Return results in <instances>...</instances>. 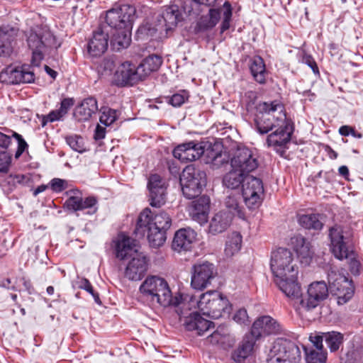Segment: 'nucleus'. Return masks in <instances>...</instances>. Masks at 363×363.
I'll return each mask as SVG.
<instances>
[{"instance_id":"obj_61","label":"nucleus","mask_w":363,"mask_h":363,"mask_svg":"<svg viewBox=\"0 0 363 363\" xmlns=\"http://www.w3.org/2000/svg\"><path fill=\"white\" fill-rule=\"evenodd\" d=\"M225 335H221L218 330L213 332L208 338L213 344L223 343Z\"/></svg>"},{"instance_id":"obj_10","label":"nucleus","mask_w":363,"mask_h":363,"mask_svg":"<svg viewBox=\"0 0 363 363\" xmlns=\"http://www.w3.org/2000/svg\"><path fill=\"white\" fill-rule=\"evenodd\" d=\"M301 359L298 347L291 341L278 339L270 350L268 363H298Z\"/></svg>"},{"instance_id":"obj_2","label":"nucleus","mask_w":363,"mask_h":363,"mask_svg":"<svg viewBox=\"0 0 363 363\" xmlns=\"http://www.w3.org/2000/svg\"><path fill=\"white\" fill-rule=\"evenodd\" d=\"M139 291L142 297L152 306L163 307L185 305L183 300L187 298H184L180 294L173 296L167 281L158 276H148L141 284Z\"/></svg>"},{"instance_id":"obj_22","label":"nucleus","mask_w":363,"mask_h":363,"mask_svg":"<svg viewBox=\"0 0 363 363\" xmlns=\"http://www.w3.org/2000/svg\"><path fill=\"white\" fill-rule=\"evenodd\" d=\"M196 233L189 228L178 230L174 236L172 249L178 252L191 250L196 240Z\"/></svg>"},{"instance_id":"obj_19","label":"nucleus","mask_w":363,"mask_h":363,"mask_svg":"<svg viewBox=\"0 0 363 363\" xmlns=\"http://www.w3.org/2000/svg\"><path fill=\"white\" fill-rule=\"evenodd\" d=\"M150 204L152 207L160 208L165 203L167 184L158 174H152L148 179Z\"/></svg>"},{"instance_id":"obj_12","label":"nucleus","mask_w":363,"mask_h":363,"mask_svg":"<svg viewBox=\"0 0 363 363\" xmlns=\"http://www.w3.org/2000/svg\"><path fill=\"white\" fill-rule=\"evenodd\" d=\"M328 281L331 292L337 296L339 305L345 304L353 296L352 282L344 274L332 271L328 274Z\"/></svg>"},{"instance_id":"obj_41","label":"nucleus","mask_w":363,"mask_h":363,"mask_svg":"<svg viewBox=\"0 0 363 363\" xmlns=\"http://www.w3.org/2000/svg\"><path fill=\"white\" fill-rule=\"evenodd\" d=\"M240 199V194H230L228 196L225 201V205L228 211L232 214V218L234 216H237L239 218H242L244 216V213H242V208L240 206V203L238 199Z\"/></svg>"},{"instance_id":"obj_50","label":"nucleus","mask_w":363,"mask_h":363,"mask_svg":"<svg viewBox=\"0 0 363 363\" xmlns=\"http://www.w3.org/2000/svg\"><path fill=\"white\" fill-rule=\"evenodd\" d=\"M82 196L79 195H74L69 196L65 201V205L69 210L74 211H82Z\"/></svg>"},{"instance_id":"obj_47","label":"nucleus","mask_w":363,"mask_h":363,"mask_svg":"<svg viewBox=\"0 0 363 363\" xmlns=\"http://www.w3.org/2000/svg\"><path fill=\"white\" fill-rule=\"evenodd\" d=\"M76 285L78 288L86 290L87 292L91 294L94 298L95 302L98 304H101L99 294L94 292L91 284L88 279L85 278H80L76 281Z\"/></svg>"},{"instance_id":"obj_37","label":"nucleus","mask_w":363,"mask_h":363,"mask_svg":"<svg viewBox=\"0 0 363 363\" xmlns=\"http://www.w3.org/2000/svg\"><path fill=\"white\" fill-rule=\"evenodd\" d=\"M247 175L241 172L239 169L232 168L223 179V184L229 189H235L240 187V184L245 182Z\"/></svg>"},{"instance_id":"obj_45","label":"nucleus","mask_w":363,"mask_h":363,"mask_svg":"<svg viewBox=\"0 0 363 363\" xmlns=\"http://www.w3.org/2000/svg\"><path fill=\"white\" fill-rule=\"evenodd\" d=\"M67 144L74 151L82 153L86 151L84 139L78 135H69L65 137Z\"/></svg>"},{"instance_id":"obj_34","label":"nucleus","mask_w":363,"mask_h":363,"mask_svg":"<svg viewBox=\"0 0 363 363\" xmlns=\"http://www.w3.org/2000/svg\"><path fill=\"white\" fill-rule=\"evenodd\" d=\"M220 18V10L210 9L208 14L201 16L199 20L196 27V31H203L213 28L218 23Z\"/></svg>"},{"instance_id":"obj_32","label":"nucleus","mask_w":363,"mask_h":363,"mask_svg":"<svg viewBox=\"0 0 363 363\" xmlns=\"http://www.w3.org/2000/svg\"><path fill=\"white\" fill-rule=\"evenodd\" d=\"M258 337L252 335V332L250 335H247L244 337L240 345L233 353V359L237 362H243L247 357H248L252 352L255 340Z\"/></svg>"},{"instance_id":"obj_59","label":"nucleus","mask_w":363,"mask_h":363,"mask_svg":"<svg viewBox=\"0 0 363 363\" xmlns=\"http://www.w3.org/2000/svg\"><path fill=\"white\" fill-rule=\"evenodd\" d=\"M62 118V115L59 113L57 110L52 111L48 114L45 116L42 121V125L45 126L48 122H54L56 121H59Z\"/></svg>"},{"instance_id":"obj_27","label":"nucleus","mask_w":363,"mask_h":363,"mask_svg":"<svg viewBox=\"0 0 363 363\" xmlns=\"http://www.w3.org/2000/svg\"><path fill=\"white\" fill-rule=\"evenodd\" d=\"M286 277L275 279L276 284L280 290L290 299L298 300L303 297L301 296V286L296 281L297 276L293 279Z\"/></svg>"},{"instance_id":"obj_20","label":"nucleus","mask_w":363,"mask_h":363,"mask_svg":"<svg viewBox=\"0 0 363 363\" xmlns=\"http://www.w3.org/2000/svg\"><path fill=\"white\" fill-rule=\"evenodd\" d=\"M204 152V147L200 143L191 141L179 145L173 150V155L183 162H192L199 159Z\"/></svg>"},{"instance_id":"obj_57","label":"nucleus","mask_w":363,"mask_h":363,"mask_svg":"<svg viewBox=\"0 0 363 363\" xmlns=\"http://www.w3.org/2000/svg\"><path fill=\"white\" fill-rule=\"evenodd\" d=\"M233 320L239 324H246L248 323V315L245 308H240L236 311L233 315Z\"/></svg>"},{"instance_id":"obj_52","label":"nucleus","mask_w":363,"mask_h":363,"mask_svg":"<svg viewBox=\"0 0 363 363\" xmlns=\"http://www.w3.org/2000/svg\"><path fill=\"white\" fill-rule=\"evenodd\" d=\"M188 93L183 91L182 93L173 94L169 99V102L173 106H180L188 99Z\"/></svg>"},{"instance_id":"obj_11","label":"nucleus","mask_w":363,"mask_h":363,"mask_svg":"<svg viewBox=\"0 0 363 363\" xmlns=\"http://www.w3.org/2000/svg\"><path fill=\"white\" fill-rule=\"evenodd\" d=\"M135 13V6L123 4L108 10L106 15V22L115 30L132 29Z\"/></svg>"},{"instance_id":"obj_39","label":"nucleus","mask_w":363,"mask_h":363,"mask_svg":"<svg viewBox=\"0 0 363 363\" xmlns=\"http://www.w3.org/2000/svg\"><path fill=\"white\" fill-rule=\"evenodd\" d=\"M250 71L254 79L259 84L266 82V68L264 60L260 57H255L250 65Z\"/></svg>"},{"instance_id":"obj_24","label":"nucleus","mask_w":363,"mask_h":363,"mask_svg":"<svg viewBox=\"0 0 363 363\" xmlns=\"http://www.w3.org/2000/svg\"><path fill=\"white\" fill-rule=\"evenodd\" d=\"M251 330L252 335L259 338L262 335L279 333L281 326L270 316H262L254 322Z\"/></svg>"},{"instance_id":"obj_25","label":"nucleus","mask_w":363,"mask_h":363,"mask_svg":"<svg viewBox=\"0 0 363 363\" xmlns=\"http://www.w3.org/2000/svg\"><path fill=\"white\" fill-rule=\"evenodd\" d=\"M210 199L202 196L191 202L189 206V215L191 218L199 224H205L208 220Z\"/></svg>"},{"instance_id":"obj_36","label":"nucleus","mask_w":363,"mask_h":363,"mask_svg":"<svg viewBox=\"0 0 363 363\" xmlns=\"http://www.w3.org/2000/svg\"><path fill=\"white\" fill-rule=\"evenodd\" d=\"M216 1V0H185L183 9L188 15L198 16L202 11V6H213Z\"/></svg>"},{"instance_id":"obj_64","label":"nucleus","mask_w":363,"mask_h":363,"mask_svg":"<svg viewBox=\"0 0 363 363\" xmlns=\"http://www.w3.org/2000/svg\"><path fill=\"white\" fill-rule=\"evenodd\" d=\"M10 143V137L0 132V147H7Z\"/></svg>"},{"instance_id":"obj_5","label":"nucleus","mask_w":363,"mask_h":363,"mask_svg":"<svg viewBox=\"0 0 363 363\" xmlns=\"http://www.w3.org/2000/svg\"><path fill=\"white\" fill-rule=\"evenodd\" d=\"M284 118V121H290L287 118L284 104L278 100L259 103L257 106V113L255 118L256 129L260 134H266L277 125L279 118Z\"/></svg>"},{"instance_id":"obj_6","label":"nucleus","mask_w":363,"mask_h":363,"mask_svg":"<svg viewBox=\"0 0 363 363\" xmlns=\"http://www.w3.org/2000/svg\"><path fill=\"white\" fill-rule=\"evenodd\" d=\"M330 250L338 259H350L351 271L357 274L359 263L354 258L352 234L340 225H335L330 229Z\"/></svg>"},{"instance_id":"obj_40","label":"nucleus","mask_w":363,"mask_h":363,"mask_svg":"<svg viewBox=\"0 0 363 363\" xmlns=\"http://www.w3.org/2000/svg\"><path fill=\"white\" fill-rule=\"evenodd\" d=\"M241 235L238 232H233L227 238L224 250L225 256L230 257L237 254L241 248Z\"/></svg>"},{"instance_id":"obj_63","label":"nucleus","mask_w":363,"mask_h":363,"mask_svg":"<svg viewBox=\"0 0 363 363\" xmlns=\"http://www.w3.org/2000/svg\"><path fill=\"white\" fill-rule=\"evenodd\" d=\"M12 135L18 141V148L25 151V150L28 147V144L24 140V139L22 138V136L16 132H13Z\"/></svg>"},{"instance_id":"obj_16","label":"nucleus","mask_w":363,"mask_h":363,"mask_svg":"<svg viewBox=\"0 0 363 363\" xmlns=\"http://www.w3.org/2000/svg\"><path fill=\"white\" fill-rule=\"evenodd\" d=\"M277 128L272 130L268 135L266 143L268 147H272L275 150L279 147H284L289 143L293 133V126L291 121H284V118L281 116L278 120Z\"/></svg>"},{"instance_id":"obj_28","label":"nucleus","mask_w":363,"mask_h":363,"mask_svg":"<svg viewBox=\"0 0 363 363\" xmlns=\"http://www.w3.org/2000/svg\"><path fill=\"white\" fill-rule=\"evenodd\" d=\"M98 110L96 99L94 97L90 96L84 99L75 107L74 116L79 121H88L93 114H95Z\"/></svg>"},{"instance_id":"obj_60","label":"nucleus","mask_w":363,"mask_h":363,"mask_svg":"<svg viewBox=\"0 0 363 363\" xmlns=\"http://www.w3.org/2000/svg\"><path fill=\"white\" fill-rule=\"evenodd\" d=\"M324 339L323 333L321 335H311L309 337V340L313 344V345L315 347V349L322 350L323 349V340Z\"/></svg>"},{"instance_id":"obj_15","label":"nucleus","mask_w":363,"mask_h":363,"mask_svg":"<svg viewBox=\"0 0 363 363\" xmlns=\"http://www.w3.org/2000/svg\"><path fill=\"white\" fill-rule=\"evenodd\" d=\"M328 296V287L325 281L311 283L307 294L300 299V306L306 311H311L317 307Z\"/></svg>"},{"instance_id":"obj_53","label":"nucleus","mask_w":363,"mask_h":363,"mask_svg":"<svg viewBox=\"0 0 363 363\" xmlns=\"http://www.w3.org/2000/svg\"><path fill=\"white\" fill-rule=\"evenodd\" d=\"M115 67V62L112 58H105L101 62L99 69L102 74H108L111 73Z\"/></svg>"},{"instance_id":"obj_58","label":"nucleus","mask_w":363,"mask_h":363,"mask_svg":"<svg viewBox=\"0 0 363 363\" xmlns=\"http://www.w3.org/2000/svg\"><path fill=\"white\" fill-rule=\"evenodd\" d=\"M74 105V100L71 98L64 99L60 103V107L59 109H57L59 113L62 115V116H65L69 108Z\"/></svg>"},{"instance_id":"obj_56","label":"nucleus","mask_w":363,"mask_h":363,"mask_svg":"<svg viewBox=\"0 0 363 363\" xmlns=\"http://www.w3.org/2000/svg\"><path fill=\"white\" fill-rule=\"evenodd\" d=\"M228 157L226 152L217 153L212 159L211 163L215 167H219L223 164L227 163Z\"/></svg>"},{"instance_id":"obj_30","label":"nucleus","mask_w":363,"mask_h":363,"mask_svg":"<svg viewBox=\"0 0 363 363\" xmlns=\"http://www.w3.org/2000/svg\"><path fill=\"white\" fill-rule=\"evenodd\" d=\"M232 214L225 211L216 213L210 220L208 233L216 235L225 231L231 224Z\"/></svg>"},{"instance_id":"obj_7","label":"nucleus","mask_w":363,"mask_h":363,"mask_svg":"<svg viewBox=\"0 0 363 363\" xmlns=\"http://www.w3.org/2000/svg\"><path fill=\"white\" fill-rule=\"evenodd\" d=\"M27 43L32 50L33 67H38L44 55L59 46L53 34L49 30L40 27H36L29 31Z\"/></svg>"},{"instance_id":"obj_8","label":"nucleus","mask_w":363,"mask_h":363,"mask_svg":"<svg viewBox=\"0 0 363 363\" xmlns=\"http://www.w3.org/2000/svg\"><path fill=\"white\" fill-rule=\"evenodd\" d=\"M270 267L275 279L286 277L290 279L298 275V267L294 263L292 252L286 248L279 247L272 253Z\"/></svg>"},{"instance_id":"obj_13","label":"nucleus","mask_w":363,"mask_h":363,"mask_svg":"<svg viewBox=\"0 0 363 363\" xmlns=\"http://www.w3.org/2000/svg\"><path fill=\"white\" fill-rule=\"evenodd\" d=\"M264 186L262 180L251 175L247 176L242 184V196L250 209H255L262 203Z\"/></svg>"},{"instance_id":"obj_48","label":"nucleus","mask_w":363,"mask_h":363,"mask_svg":"<svg viewBox=\"0 0 363 363\" xmlns=\"http://www.w3.org/2000/svg\"><path fill=\"white\" fill-rule=\"evenodd\" d=\"M116 118L117 112L116 110L105 108L100 116V122L105 125H110L116 120Z\"/></svg>"},{"instance_id":"obj_3","label":"nucleus","mask_w":363,"mask_h":363,"mask_svg":"<svg viewBox=\"0 0 363 363\" xmlns=\"http://www.w3.org/2000/svg\"><path fill=\"white\" fill-rule=\"evenodd\" d=\"M116 250V257L121 259L132 257L125 270V277L131 281L140 280L147 271V263L145 256L138 252L136 240L124 234H119Z\"/></svg>"},{"instance_id":"obj_38","label":"nucleus","mask_w":363,"mask_h":363,"mask_svg":"<svg viewBox=\"0 0 363 363\" xmlns=\"http://www.w3.org/2000/svg\"><path fill=\"white\" fill-rule=\"evenodd\" d=\"M131 30L123 29L116 30L111 40V45L114 49L120 50L121 49L126 48L131 41Z\"/></svg>"},{"instance_id":"obj_51","label":"nucleus","mask_w":363,"mask_h":363,"mask_svg":"<svg viewBox=\"0 0 363 363\" xmlns=\"http://www.w3.org/2000/svg\"><path fill=\"white\" fill-rule=\"evenodd\" d=\"M7 182L14 186L17 184L26 185L30 182V177L25 174H10L7 177Z\"/></svg>"},{"instance_id":"obj_4","label":"nucleus","mask_w":363,"mask_h":363,"mask_svg":"<svg viewBox=\"0 0 363 363\" xmlns=\"http://www.w3.org/2000/svg\"><path fill=\"white\" fill-rule=\"evenodd\" d=\"M187 296L183 300L185 305L182 308L189 309L198 308L205 315L218 319L225 315H228L231 311V305L228 299L217 291H208L200 296L199 299L194 296Z\"/></svg>"},{"instance_id":"obj_31","label":"nucleus","mask_w":363,"mask_h":363,"mask_svg":"<svg viewBox=\"0 0 363 363\" xmlns=\"http://www.w3.org/2000/svg\"><path fill=\"white\" fill-rule=\"evenodd\" d=\"M162 63V58L156 55H151L145 57L137 67L138 75L143 80L152 72H156Z\"/></svg>"},{"instance_id":"obj_26","label":"nucleus","mask_w":363,"mask_h":363,"mask_svg":"<svg viewBox=\"0 0 363 363\" xmlns=\"http://www.w3.org/2000/svg\"><path fill=\"white\" fill-rule=\"evenodd\" d=\"M108 45V35L102 29L98 28L88 43V52L93 57H99L105 52Z\"/></svg>"},{"instance_id":"obj_21","label":"nucleus","mask_w":363,"mask_h":363,"mask_svg":"<svg viewBox=\"0 0 363 363\" xmlns=\"http://www.w3.org/2000/svg\"><path fill=\"white\" fill-rule=\"evenodd\" d=\"M18 33V29L10 25L0 27V57H9L11 55Z\"/></svg>"},{"instance_id":"obj_62","label":"nucleus","mask_w":363,"mask_h":363,"mask_svg":"<svg viewBox=\"0 0 363 363\" xmlns=\"http://www.w3.org/2000/svg\"><path fill=\"white\" fill-rule=\"evenodd\" d=\"M303 62L308 65L315 74H319L318 67L313 58L310 55H305L303 57Z\"/></svg>"},{"instance_id":"obj_42","label":"nucleus","mask_w":363,"mask_h":363,"mask_svg":"<svg viewBox=\"0 0 363 363\" xmlns=\"http://www.w3.org/2000/svg\"><path fill=\"white\" fill-rule=\"evenodd\" d=\"M324 340L330 352H333L339 350L343 342V335L339 332L330 331L323 333Z\"/></svg>"},{"instance_id":"obj_18","label":"nucleus","mask_w":363,"mask_h":363,"mask_svg":"<svg viewBox=\"0 0 363 363\" xmlns=\"http://www.w3.org/2000/svg\"><path fill=\"white\" fill-rule=\"evenodd\" d=\"M231 168L239 169L246 175L254 171L258 166L257 159L251 150L240 147L235 152L230 162Z\"/></svg>"},{"instance_id":"obj_33","label":"nucleus","mask_w":363,"mask_h":363,"mask_svg":"<svg viewBox=\"0 0 363 363\" xmlns=\"http://www.w3.org/2000/svg\"><path fill=\"white\" fill-rule=\"evenodd\" d=\"M167 27V30L172 29L183 19L182 11L177 5L166 6L162 15Z\"/></svg>"},{"instance_id":"obj_17","label":"nucleus","mask_w":363,"mask_h":363,"mask_svg":"<svg viewBox=\"0 0 363 363\" xmlns=\"http://www.w3.org/2000/svg\"><path fill=\"white\" fill-rule=\"evenodd\" d=\"M28 65L8 67L0 73V80L7 84L31 83L35 80L33 69Z\"/></svg>"},{"instance_id":"obj_44","label":"nucleus","mask_w":363,"mask_h":363,"mask_svg":"<svg viewBox=\"0 0 363 363\" xmlns=\"http://www.w3.org/2000/svg\"><path fill=\"white\" fill-rule=\"evenodd\" d=\"M307 363H325L327 352L323 349H313L304 347Z\"/></svg>"},{"instance_id":"obj_9","label":"nucleus","mask_w":363,"mask_h":363,"mask_svg":"<svg viewBox=\"0 0 363 363\" xmlns=\"http://www.w3.org/2000/svg\"><path fill=\"white\" fill-rule=\"evenodd\" d=\"M180 184L184 196L192 199L199 196L206 184V175L192 165L186 167L180 177Z\"/></svg>"},{"instance_id":"obj_29","label":"nucleus","mask_w":363,"mask_h":363,"mask_svg":"<svg viewBox=\"0 0 363 363\" xmlns=\"http://www.w3.org/2000/svg\"><path fill=\"white\" fill-rule=\"evenodd\" d=\"M212 325V322L202 318L198 313H193L185 317L184 320L185 328L189 331H196L199 335H203Z\"/></svg>"},{"instance_id":"obj_49","label":"nucleus","mask_w":363,"mask_h":363,"mask_svg":"<svg viewBox=\"0 0 363 363\" xmlns=\"http://www.w3.org/2000/svg\"><path fill=\"white\" fill-rule=\"evenodd\" d=\"M225 11L223 12V20L221 23L220 30L221 32L227 30L230 28V21L232 16V9L229 2L226 1L223 4Z\"/></svg>"},{"instance_id":"obj_1","label":"nucleus","mask_w":363,"mask_h":363,"mask_svg":"<svg viewBox=\"0 0 363 363\" xmlns=\"http://www.w3.org/2000/svg\"><path fill=\"white\" fill-rule=\"evenodd\" d=\"M172 225V218L165 211L153 214L150 208L144 209L140 214L135 233L147 238L151 247H159L166 240V232Z\"/></svg>"},{"instance_id":"obj_55","label":"nucleus","mask_w":363,"mask_h":363,"mask_svg":"<svg viewBox=\"0 0 363 363\" xmlns=\"http://www.w3.org/2000/svg\"><path fill=\"white\" fill-rule=\"evenodd\" d=\"M11 163V157L9 154L5 152H0V172H7Z\"/></svg>"},{"instance_id":"obj_54","label":"nucleus","mask_w":363,"mask_h":363,"mask_svg":"<svg viewBox=\"0 0 363 363\" xmlns=\"http://www.w3.org/2000/svg\"><path fill=\"white\" fill-rule=\"evenodd\" d=\"M51 189L55 192H61L67 187V182L65 179L55 178L50 182Z\"/></svg>"},{"instance_id":"obj_43","label":"nucleus","mask_w":363,"mask_h":363,"mask_svg":"<svg viewBox=\"0 0 363 363\" xmlns=\"http://www.w3.org/2000/svg\"><path fill=\"white\" fill-rule=\"evenodd\" d=\"M298 222L301 226L307 229L320 230L323 227V223L318 214L302 215L299 217Z\"/></svg>"},{"instance_id":"obj_14","label":"nucleus","mask_w":363,"mask_h":363,"mask_svg":"<svg viewBox=\"0 0 363 363\" xmlns=\"http://www.w3.org/2000/svg\"><path fill=\"white\" fill-rule=\"evenodd\" d=\"M216 275V270L213 264L208 262L196 263L192 267L191 286L202 291L211 284Z\"/></svg>"},{"instance_id":"obj_46","label":"nucleus","mask_w":363,"mask_h":363,"mask_svg":"<svg viewBox=\"0 0 363 363\" xmlns=\"http://www.w3.org/2000/svg\"><path fill=\"white\" fill-rule=\"evenodd\" d=\"M98 200L95 196L82 197V211L88 210L89 214H94L98 210Z\"/></svg>"},{"instance_id":"obj_35","label":"nucleus","mask_w":363,"mask_h":363,"mask_svg":"<svg viewBox=\"0 0 363 363\" xmlns=\"http://www.w3.org/2000/svg\"><path fill=\"white\" fill-rule=\"evenodd\" d=\"M292 243L298 255L308 263L313 255L310 242L302 236H296L292 238Z\"/></svg>"},{"instance_id":"obj_23","label":"nucleus","mask_w":363,"mask_h":363,"mask_svg":"<svg viewBox=\"0 0 363 363\" xmlns=\"http://www.w3.org/2000/svg\"><path fill=\"white\" fill-rule=\"evenodd\" d=\"M140 80L137 68L128 62L121 64L113 76V81L118 86L133 85Z\"/></svg>"}]
</instances>
